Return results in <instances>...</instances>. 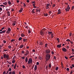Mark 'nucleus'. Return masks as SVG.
<instances>
[{
    "label": "nucleus",
    "instance_id": "nucleus-1",
    "mask_svg": "<svg viewBox=\"0 0 74 74\" xmlns=\"http://www.w3.org/2000/svg\"><path fill=\"white\" fill-rule=\"evenodd\" d=\"M51 58V55L49 54H47L46 55V57L45 59H46V62L48 61Z\"/></svg>",
    "mask_w": 74,
    "mask_h": 74
},
{
    "label": "nucleus",
    "instance_id": "nucleus-2",
    "mask_svg": "<svg viewBox=\"0 0 74 74\" xmlns=\"http://www.w3.org/2000/svg\"><path fill=\"white\" fill-rule=\"evenodd\" d=\"M3 58L4 59L7 58V60H9L10 58H9V55L8 54H5L3 55Z\"/></svg>",
    "mask_w": 74,
    "mask_h": 74
},
{
    "label": "nucleus",
    "instance_id": "nucleus-3",
    "mask_svg": "<svg viewBox=\"0 0 74 74\" xmlns=\"http://www.w3.org/2000/svg\"><path fill=\"white\" fill-rule=\"evenodd\" d=\"M46 54H49L51 53V50L49 49H47L45 50Z\"/></svg>",
    "mask_w": 74,
    "mask_h": 74
},
{
    "label": "nucleus",
    "instance_id": "nucleus-4",
    "mask_svg": "<svg viewBox=\"0 0 74 74\" xmlns=\"http://www.w3.org/2000/svg\"><path fill=\"white\" fill-rule=\"evenodd\" d=\"M28 64H32V63H33V60H32V58H29L28 61Z\"/></svg>",
    "mask_w": 74,
    "mask_h": 74
},
{
    "label": "nucleus",
    "instance_id": "nucleus-5",
    "mask_svg": "<svg viewBox=\"0 0 74 74\" xmlns=\"http://www.w3.org/2000/svg\"><path fill=\"white\" fill-rule=\"evenodd\" d=\"M11 28H8V31H6V33L7 34H9V33H10V32H11Z\"/></svg>",
    "mask_w": 74,
    "mask_h": 74
},
{
    "label": "nucleus",
    "instance_id": "nucleus-6",
    "mask_svg": "<svg viewBox=\"0 0 74 74\" xmlns=\"http://www.w3.org/2000/svg\"><path fill=\"white\" fill-rule=\"evenodd\" d=\"M70 9V8L69 6V5H68V6L67 8L65 9L66 12H67L69 11V9Z\"/></svg>",
    "mask_w": 74,
    "mask_h": 74
},
{
    "label": "nucleus",
    "instance_id": "nucleus-7",
    "mask_svg": "<svg viewBox=\"0 0 74 74\" xmlns=\"http://www.w3.org/2000/svg\"><path fill=\"white\" fill-rule=\"evenodd\" d=\"M62 50L63 52H66L67 51V49L66 48H62Z\"/></svg>",
    "mask_w": 74,
    "mask_h": 74
},
{
    "label": "nucleus",
    "instance_id": "nucleus-8",
    "mask_svg": "<svg viewBox=\"0 0 74 74\" xmlns=\"http://www.w3.org/2000/svg\"><path fill=\"white\" fill-rule=\"evenodd\" d=\"M40 35H41V36H44V33L42 31H41L40 32Z\"/></svg>",
    "mask_w": 74,
    "mask_h": 74
},
{
    "label": "nucleus",
    "instance_id": "nucleus-9",
    "mask_svg": "<svg viewBox=\"0 0 74 74\" xmlns=\"http://www.w3.org/2000/svg\"><path fill=\"white\" fill-rule=\"evenodd\" d=\"M58 13L57 14H61V10L60 9H59L58 10Z\"/></svg>",
    "mask_w": 74,
    "mask_h": 74
},
{
    "label": "nucleus",
    "instance_id": "nucleus-10",
    "mask_svg": "<svg viewBox=\"0 0 74 74\" xmlns=\"http://www.w3.org/2000/svg\"><path fill=\"white\" fill-rule=\"evenodd\" d=\"M5 32H6V30H3L1 32H0V34H3V33H5Z\"/></svg>",
    "mask_w": 74,
    "mask_h": 74
},
{
    "label": "nucleus",
    "instance_id": "nucleus-11",
    "mask_svg": "<svg viewBox=\"0 0 74 74\" xmlns=\"http://www.w3.org/2000/svg\"><path fill=\"white\" fill-rule=\"evenodd\" d=\"M37 66L36 65H35V67L34 68V70L36 71V70H37Z\"/></svg>",
    "mask_w": 74,
    "mask_h": 74
},
{
    "label": "nucleus",
    "instance_id": "nucleus-12",
    "mask_svg": "<svg viewBox=\"0 0 74 74\" xmlns=\"http://www.w3.org/2000/svg\"><path fill=\"white\" fill-rule=\"evenodd\" d=\"M52 67V66L51 65V64H49V69H51V67Z\"/></svg>",
    "mask_w": 74,
    "mask_h": 74
},
{
    "label": "nucleus",
    "instance_id": "nucleus-13",
    "mask_svg": "<svg viewBox=\"0 0 74 74\" xmlns=\"http://www.w3.org/2000/svg\"><path fill=\"white\" fill-rule=\"evenodd\" d=\"M61 45H62V44H60V45H58L57 47L58 48H60L61 47Z\"/></svg>",
    "mask_w": 74,
    "mask_h": 74
},
{
    "label": "nucleus",
    "instance_id": "nucleus-14",
    "mask_svg": "<svg viewBox=\"0 0 74 74\" xmlns=\"http://www.w3.org/2000/svg\"><path fill=\"white\" fill-rule=\"evenodd\" d=\"M16 21H14V23H13L12 24V25L13 26H15V25H16Z\"/></svg>",
    "mask_w": 74,
    "mask_h": 74
},
{
    "label": "nucleus",
    "instance_id": "nucleus-15",
    "mask_svg": "<svg viewBox=\"0 0 74 74\" xmlns=\"http://www.w3.org/2000/svg\"><path fill=\"white\" fill-rule=\"evenodd\" d=\"M24 46V45H20V46L19 47V48H23V47Z\"/></svg>",
    "mask_w": 74,
    "mask_h": 74
},
{
    "label": "nucleus",
    "instance_id": "nucleus-16",
    "mask_svg": "<svg viewBox=\"0 0 74 74\" xmlns=\"http://www.w3.org/2000/svg\"><path fill=\"white\" fill-rule=\"evenodd\" d=\"M23 10V8H21L20 10H19V12H22V11Z\"/></svg>",
    "mask_w": 74,
    "mask_h": 74
},
{
    "label": "nucleus",
    "instance_id": "nucleus-17",
    "mask_svg": "<svg viewBox=\"0 0 74 74\" xmlns=\"http://www.w3.org/2000/svg\"><path fill=\"white\" fill-rule=\"evenodd\" d=\"M25 61L26 63H27V61H28V59H27V58L26 57L25 58Z\"/></svg>",
    "mask_w": 74,
    "mask_h": 74
},
{
    "label": "nucleus",
    "instance_id": "nucleus-18",
    "mask_svg": "<svg viewBox=\"0 0 74 74\" xmlns=\"http://www.w3.org/2000/svg\"><path fill=\"white\" fill-rule=\"evenodd\" d=\"M52 32H48V34H49V35H50V34H52Z\"/></svg>",
    "mask_w": 74,
    "mask_h": 74
},
{
    "label": "nucleus",
    "instance_id": "nucleus-19",
    "mask_svg": "<svg viewBox=\"0 0 74 74\" xmlns=\"http://www.w3.org/2000/svg\"><path fill=\"white\" fill-rule=\"evenodd\" d=\"M49 5H50V4H47L46 6V7H49Z\"/></svg>",
    "mask_w": 74,
    "mask_h": 74
},
{
    "label": "nucleus",
    "instance_id": "nucleus-20",
    "mask_svg": "<svg viewBox=\"0 0 74 74\" xmlns=\"http://www.w3.org/2000/svg\"><path fill=\"white\" fill-rule=\"evenodd\" d=\"M8 71H12L11 68H10L8 69Z\"/></svg>",
    "mask_w": 74,
    "mask_h": 74
},
{
    "label": "nucleus",
    "instance_id": "nucleus-21",
    "mask_svg": "<svg viewBox=\"0 0 74 74\" xmlns=\"http://www.w3.org/2000/svg\"><path fill=\"white\" fill-rule=\"evenodd\" d=\"M22 39V38L20 37L18 38V40L21 41V40Z\"/></svg>",
    "mask_w": 74,
    "mask_h": 74
},
{
    "label": "nucleus",
    "instance_id": "nucleus-22",
    "mask_svg": "<svg viewBox=\"0 0 74 74\" xmlns=\"http://www.w3.org/2000/svg\"><path fill=\"white\" fill-rule=\"evenodd\" d=\"M44 15L45 16H48V14L47 13H45L44 14Z\"/></svg>",
    "mask_w": 74,
    "mask_h": 74
},
{
    "label": "nucleus",
    "instance_id": "nucleus-23",
    "mask_svg": "<svg viewBox=\"0 0 74 74\" xmlns=\"http://www.w3.org/2000/svg\"><path fill=\"white\" fill-rule=\"evenodd\" d=\"M21 37H25V34H21Z\"/></svg>",
    "mask_w": 74,
    "mask_h": 74
},
{
    "label": "nucleus",
    "instance_id": "nucleus-24",
    "mask_svg": "<svg viewBox=\"0 0 74 74\" xmlns=\"http://www.w3.org/2000/svg\"><path fill=\"white\" fill-rule=\"evenodd\" d=\"M35 10V9H33L32 10V12H33L34 14V13H35V12L34 11Z\"/></svg>",
    "mask_w": 74,
    "mask_h": 74
},
{
    "label": "nucleus",
    "instance_id": "nucleus-25",
    "mask_svg": "<svg viewBox=\"0 0 74 74\" xmlns=\"http://www.w3.org/2000/svg\"><path fill=\"white\" fill-rule=\"evenodd\" d=\"M8 3L9 5H11V2L10 1H8Z\"/></svg>",
    "mask_w": 74,
    "mask_h": 74
},
{
    "label": "nucleus",
    "instance_id": "nucleus-26",
    "mask_svg": "<svg viewBox=\"0 0 74 74\" xmlns=\"http://www.w3.org/2000/svg\"><path fill=\"white\" fill-rule=\"evenodd\" d=\"M27 39H23V41H24V42H26V41H27Z\"/></svg>",
    "mask_w": 74,
    "mask_h": 74
},
{
    "label": "nucleus",
    "instance_id": "nucleus-27",
    "mask_svg": "<svg viewBox=\"0 0 74 74\" xmlns=\"http://www.w3.org/2000/svg\"><path fill=\"white\" fill-rule=\"evenodd\" d=\"M16 66V64L14 66V69H15Z\"/></svg>",
    "mask_w": 74,
    "mask_h": 74
},
{
    "label": "nucleus",
    "instance_id": "nucleus-28",
    "mask_svg": "<svg viewBox=\"0 0 74 74\" xmlns=\"http://www.w3.org/2000/svg\"><path fill=\"white\" fill-rule=\"evenodd\" d=\"M3 4H4V5H7V2H5V3H3Z\"/></svg>",
    "mask_w": 74,
    "mask_h": 74
},
{
    "label": "nucleus",
    "instance_id": "nucleus-29",
    "mask_svg": "<svg viewBox=\"0 0 74 74\" xmlns=\"http://www.w3.org/2000/svg\"><path fill=\"white\" fill-rule=\"evenodd\" d=\"M58 69H59V68L58 67H57L56 68V70H58Z\"/></svg>",
    "mask_w": 74,
    "mask_h": 74
},
{
    "label": "nucleus",
    "instance_id": "nucleus-30",
    "mask_svg": "<svg viewBox=\"0 0 74 74\" xmlns=\"http://www.w3.org/2000/svg\"><path fill=\"white\" fill-rule=\"evenodd\" d=\"M43 44V43H42V42H40V45H42Z\"/></svg>",
    "mask_w": 74,
    "mask_h": 74
},
{
    "label": "nucleus",
    "instance_id": "nucleus-31",
    "mask_svg": "<svg viewBox=\"0 0 74 74\" xmlns=\"http://www.w3.org/2000/svg\"><path fill=\"white\" fill-rule=\"evenodd\" d=\"M8 48L9 49H10V48H11V46H8Z\"/></svg>",
    "mask_w": 74,
    "mask_h": 74
},
{
    "label": "nucleus",
    "instance_id": "nucleus-32",
    "mask_svg": "<svg viewBox=\"0 0 74 74\" xmlns=\"http://www.w3.org/2000/svg\"><path fill=\"white\" fill-rule=\"evenodd\" d=\"M66 41H69V42H70V41H71L70 40V39H68L66 40Z\"/></svg>",
    "mask_w": 74,
    "mask_h": 74
},
{
    "label": "nucleus",
    "instance_id": "nucleus-33",
    "mask_svg": "<svg viewBox=\"0 0 74 74\" xmlns=\"http://www.w3.org/2000/svg\"><path fill=\"white\" fill-rule=\"evenodd\" d=\"M12 74H15L14 71L13 72H12Z\"/></svg>",
    "mask_w": 74,
    "mask_h": 74
},
{
    "label": "nucleus",
    "instance_id": "nucleus-34",
    "mask_svg": "<svg viewBox=\"0 0 74 74\" xmlns=\"http://www.w3.org/2000/svg\"><path fill=\"white\" fill-rule=\"evenodd\" d=\"M47 45H48V44H45V47L46 48H47Z\"/></svg>",
    "mask_w": 74,
    "mask_h": 74
},
{
    "label": "nucleus",
    "instance_id": "nucleus-35",
    "mask_svg": "<svg viewBox=\"0 0 74 74\" xmlns=\"http://www.w3.org/2000/svg\"><path fill=\"white\" fill-rule=\"evenodd\" d=\"M12 41H15V40H14V39H12V40H11V42H12Z\"/></svg>",
    "mask_w": 74,
    "mask_h": 74
},
{
    "label": "nucleus",
    "instance_id": "nucleus-36",
    "mask_svg": "<svg viewBox=\"0 0 74 74\" xmlns=\"http://www.w3.org/2000/svg\"><path fill=\"white\" fill-rule=\"evenodd\" d=\"M12 63H14L15 62V60H13L12 61Z\"/></svg>",
    "mask_w": 74,
    "mask_h": 74
},
{
    "label": "nucleus",
    "instance_id": "nucleus-37",
    "mask_svg": "<svg viewBox=\"0 0 74 74\" xmlns=\"http://www.w3.org/2000/svg\"><path fill=\"white\" fill-rule=\"evenodd\" d=\"M48 65H46V70H47V69H48Z\"/></svg>",
    "mask_w": 74,
    "mask_h": 74
},
{
    "label": "nucleus",
    "instance_id": "nucleus-38",
    "mask_svg": "<svg viewBox=\"0 0 74 74\" xmlns=\"http://www.w3.org/2000/svg\"><path fill=\"white\" fill-rule=\"evenodd\" d=\"M12 71H10L9 73V74H12Z\"/></svg>",
    "mask_w": 74,
    "mask_h": 74
},
{
    "label": "nucleus",
    "instance_id": "nucleus-39",
    "mask_svg": "<svg viewBox=\"0 0 74 74\" xmlns=\"http://www.w3.org/2000/svg\"><path fill=\"white\" fill-rule=\"evenodd\" d=\"M66 70H67V71H69V68H67L66 69Z\"/></svg>",
    "mask_w": 74,
    "mask_h": 74
},
{
    "label": "nucleus",
    "instance_id": "nucleus-40",
    "mask_svg": "<svg viewBox=\"0 0 74 74\" xmlns=\"http://www.w3.org/2000/svg\"><path fill=\"white\" fill-rule=\"evenodd\" d=\"M23 6L24 7H26V4H25V3H24Z\"/></svg>",
    "mask_w": 74,
    "mask_h": 74
},
{
    "label": "nucleus",
    "instance_id": "nucleus-41",
    "mask_svg": "<svg viewBox=\"0 0 74 74\" xmlns=\"http://www.w3.org/2000/svg\"><path fill=\"white\" fill-rule=\"evenodd\" d=\"M26 53L28 54L29 53V51L27 50L26 51Z\"/></svg>",
    "mask_w": 74,
    "mask_h": 74
},
{
    "label": "nucleus",
    "instance_id": "nucleus-42",
    "mask_svg": "<svg viewBox=\"0 0 74 74\" xmlns=\"http://www.w3.org/2000/svg\"><path fill=\"white\" fill-rule=\"evenodd\" d=\"M1 48H2V46L1 45H0V49H1Z\"/></svg>",
    "mask_w": 74,
    "mask_h": 74
},
{
    "label": "nucleus",
    "instance_id": "nucleus-43",
    "mask_svg": "<svg viewBox=\"0 0 74 74\" xmlns=\"http://www.w3.org/2000/svg\"><path fill=\"white\" fill-rule=\"evenodd\" d=\"M3 50L4 52H6V51H8V50H5V49H4Z\"/></svg>",
    "mask_w": 74,
    "mask_h": 74
},
{
    "label": "nucleus",
    "instance_id": "nucleus-44",
    "mask_svg": "<svg viewBox=\"0 0 74 74\" xmlns=\"http://www.w3.org/2000/svg\"><path fill=\"white\" fill-rule=\"evenodd\" d=\"M22 59H25V57H22Z\"/></svg>",
    "mask_w": 74,
    "mask_h": 74
},
{
    "label": "nucleus",
    "instance_id": "nucleus-45",
    "mask_svg": "<svg viewBox=\"0 0 74 74\" xmlns=\"http://www.w3.org/2000/svg\"><path fill=\"white\" fill-rule=\"evenodd\" d=\"M0 7H4V5H0Z\"/></svg>",
    "mask_w": 74,
    "mask_h": 74
},
{
    "label": "nucleus",
    "instance_id": "nucleus-46",
    "mask_svg": "<svg viewBox=\"0 0 74 74\" xmlns=\"http://www.w3.org/2000/svg\"><path fill=\"white\" fill-rule=\"evenodd\" d=\"M2 10H3V9H2L0 7V10L1 11H2Z\"/></svg>",
    "mask_w": 74,
    "mask_h": 74
},
{
    "label": "nucleus",
    "instance_id": "nucleus-47",
    "mask_svg": "<svg viewBox=\"0 0 74 74\" xmlns=\"http://www.w3.org/2000/svg\"><path fill=\"white\" fill-rule=\"evenodd\" d=\"M54 59H55V60H56V57L55 56H54Z\"/></svg>",
    "mask_w": 74,
    "mask_h": 74
},
{
    "label": "nucleus",
    "instance_id": "nucleus-48",
    "mask_svg": "<svg viewBox=\"0 0 74 74\" xmlns=\"http://www.w3.org/2000/svg\"><path fill=\"white\" fill-rule=\"evenodd\" d=\"M28 32L29 33H31V32H30V31L29 30H28Z\"/></svg>",
    "mask_w": 74,
    "mask_h": 74
},
{
    "label": "nucleus",
    "instance_id": "nucleus-49",
    "mask_svg": "<svg viewBox=\"0 0 74 74\" xmlns=\"http://www.w3.org/2000/svg\"><path fill=\"white\" fill-rule=\"evenodd\" d=\"M21 53H23H23H24V51H22L21 52Z\"/></svg>",
    "mask_w": 74,
    "mask_h": 74
},
{
    "label": "nucleus",
    "instance_id": "nucleus-50",
    "mask_svg": "<svg viewBox=\"0 0 74 74\" xmlns=\"http://www.w3.org/2000/svg\"><path fill=\"white\" fill-rule=\"evenodd\" d=\"M36 64L37 65H38L39 64V62H38L36 63Z\"/></svg>",
    "mask_w": 74,
    "mask_h": 74
},
{
    "label": "nucleus",
    "instance_id": "nucleus-51",
    "mask_svg": "<svg viewBox=\"0 0 74 74\" xmlns=\"http://www.w3.org/2000/svg\"><path fill=\"white\" fill-rule=\"evenodd\" d=\"M71 35H72V33H70L69 34V36H71Z\"/></svg>",
    "mask_w": 74,
    "mask_h": 74
},
{
    "label": "nucleus",
    "instance_id": "nucleus-52",
    "mask_svg": "<svg viewBox=\"0 0 74 74\" xmlns=\"http://www.w3.org/2000/svg\"><path fill=\"white\" fill-rule=\"evenodd\" d=\"M23 69H25V66L24 65L23 66Z\"/></svg>",
    "mask_w": 74,
    "mask_h": 74
},
{
    "label": "nucleus",
    "instance_id": "nucleus-53",
    "mask_svg": "<svg viewBox=\"0 0 74 74\" xmlns=\"http://www.w3.org/2000/svg\"><path fill=\"white\" fill-rule=\"evenodd\" d=\"M51 52L52 54H54V52L53 51H51Z\"/></svg>",
    "mask_w": 74,
    "mask_h": 74
},
{
    "label": "nucleus",
    "instance_id": "nucleus-54",
    "mask_svg": "<svg viewBox=\"0 0 74 74\" xmlns=\"http://www.w3.org/2000/svg\"><path fill=\"white\" fill-rule=\"evenodd\" d=\"M72 67H74V64H72L71 65Z\"/></svg>",
    "mask_w": 74,
    "mask_h": 74
},
{
    "label": "nucleus",
    "instance_id": "nucleus-55",
    "mask_svg": "<svg viewBox=\"0 0 74 74\" xmlns=\"http://www.w3.org/2000/svg\"><path fill=\"white\" fill-rule=\"evenodd\" d=\"M5 73H6V72H5V71H4L3 72V74H5Z\"/></svg>",
    "mask_w": 74,
    "mask_h": 74
},
{
    "label": "nucleus",
    "instance_id": "nucleus-56",
    "mask_svg": "<svg viewBox=\"0 0 74 74\" xmlns=\"http://www.w3.org/2000/svg\"><path fill=\"white\" fill-rule=\"evenodd\" d=\"M72 10H73V9H74V6H73L72 8Z\"/></svg>",
    "mask_w": 74,
    "mask_h": 74
},
{
    "label": "nucleus",
    "instance_id": "nucleus-57",
    "mask_svg": "<svg viewBox=\"0 0 74 74\" xmlns=\"http://www.w3.org/2000/svg\"><path fill=\"white\" fill-rule=\"evenodd\" d=\"M3 43H6V41L5 40H3Z\"/></svg>",
    "mask_w": 74,
    "mask_h": 74
},
{
    "label": "nucleus",
    "instance_id": "nucleus-58",
    "mask_svg": "<svg viewBox=\"0 0 74 74\" xmlns=\"http://www.w3.org/2000/svg\"><path fill=\"white\" fill-rule=\"evenodd\" d=\"M28 55V54L27 53H26L24 55L25 56H27V55Z\"/></svg>",
    "mask_w": 74,
    "mask_h": 74
},
{
    "label": "nucleus",
    "instance_id": "nucleus-59",
    "mask_svg": "<svg viewBox=\"0 0 74 74\" xmlns=\"http://www.w3.org/2000/svg\"><path fill=\"white\" fill-rule=\"evenodd\" d=\"M32 4L33 3H34H34H35V1H32Z\"/></svg>",
    "mask_w": 74,
    "mask_h": 74
},
{
    "label": "nucleus",
    "instance_id": "nucleus-60",
    "mask_svg": "<svg viewBox=\"0 0 74 74\" xmlns=\"http://www.w3.org/2000/svg\"><path fill=\"white\" fill-rule=\"evenodd\" d=\"M57 41H59V39L58 38H57Z\"/></svg>",
    "mask_w": 74,
    "mask_h": 74
},
{
    "label": "nucleus",
    "instance_id": "nucleus-61",
    "mask_svg": "<svg viewBox=\"0 0 74 74\" xmlns=\"http://www.w3.org/2000/svg\"><path fill=\"white\" fill-rule=\"evenodd\" d=\"M5 28V27H3L2 28H1V29H2V30H4V29Z\"/></svg>",
    "mask_w": 74,
    "mask_h": 74
},
{
    "label": "nucleus",
    "instance_id": "nucleus-62",
    "mask_svg": "<svg viewBox=\"0 0 74 74\" xmlns=\"http://www.w3.org/2000/svg\"><path fill=\"white\" fill-rule=\"evenodd\" d=\"M65 59H68V58H67V57L65 56Z\"/></svg>",
    "mask_w": 74,
    "mask_h": 74
},
{
    "label": "nucleus",
    "instance_id": "nucleus-63",
    "mask_svg": "<svg viewBox=\"0 0 74 74\" xmlns=\"http://www.w3.org/2000/svg\"><path fill=\"white\" fill-rule=\"evenodd\" d=\"M55 5H54V4L53 5V7H55Z\"/></svg>",
    "mask_w": 74,
    "mask_h": 74
},
{
    "label": "nucleus",
    "instance_id": "nucleus-64",
    "mask_svg": "<svg viewBox=\"0 0 74 74\" xmlns=\"http://www.w3.org/2000/svg\"><path fill=\"white\" fill-rule=\"evenodd\" d=\"M67 49H69V46H67Z\"/></svg>",
    "mask_w": 74,
    "mask_h": 74
}]
</instances>
